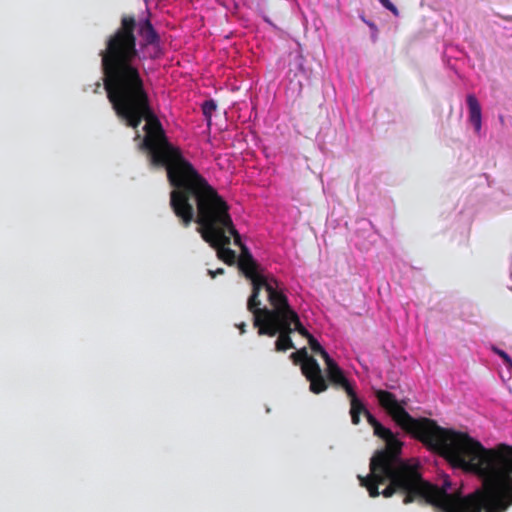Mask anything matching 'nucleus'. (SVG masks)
I'll return each instance as SVG.
<instances>
[{
	"mask_svg": "<svg viewBox=\"0 0 512 512\" xmlns=\"http://www.w3.org/2000/svg\"><path fill=\"white\" fill-rule=\"evenodd\" d=\"M492 349L497 355H499L502 358L507 368L512 369V358L505 351L497 347H493Z\"/></svg>",
	"mask_w": 512,
	"mask_h": 512,
	"instance_id": "obj_12",
	"label": "nucleus"
},
{
	"mask_svg": "<svg viewBox=\"0 0 512 512\" xmlns=\"http://www.w3.org/2000/svg\"><path fill=\"white\" fill-rule=\"evenodd\" d=\"M347 396L350 399V416L353 425L360 424V416L368 410L363 401L357 396L355 389H349Z\"/></svg>",
	"mask_w": 512,
	"mask_h": 512,
	"instance_id": "obj_6",
	"label": "nucleus"
},
{
	"mask_svg": "<svg viewBox=\"0 0 512 512\" xmlns=\"http://www.w3.org/2000/svg\"><path fill=\"white\" fill-rule=\"evenodd\" d=\"M466 102L469 109V121L474 126L475 132L479 133L482 126L481 106L474 94L467 95Z\"/></svg>",
	"mask_w": 512,
	"mask_h": 512,
	"instance_id": "obj_7",
	"label": "nucleus"
},
{
	"mask_svg": "<svg viewBox=\"0 0 512 512\" xmlns=\"http://www.w3.org/2000/svg\"><path fill=\"white\" fill-rule=\"evenodd\" d=\"M159 55H150V58H158Z\"/></svg>",
	"mask_w": 512,
	"mask_h": 512,
	"instance_id": "obj_17",
	"label": "nucleus"
},
{
	"mask_svg": "<svg viewBox=\"0 0 512 512\" xmlns=\"http://www.w3.org/2000/svg\"><path fill=\"white\" fill-rule=\"evenodd\" d=\"M302 373L305 375L307 380L316 377L322 373L319 363L313 357H307L301 365Z\"/></svg>",
	"mask_w": 512,
	"mask_h": 512,
	"instance_id": "obj_8",
	"label": "nucleus"
},
{
	"mask_svg": "<svg viewBox=\"0 0 512 512\" xmlns=\"http://www.w3.org/2000/svg\"><path fill=\"white\" fill-rule=\"evenodd\" d=\"M238 267L244 276L251 281L252 291L247 300V310L253 315V325L258 328V334L269 337L279 334L275 342L277 351L285 352L294 348L290 337L293 328L288 327V323L283 320L270 316L268 312H271V308L262 307L259 296L266 280L264 279L263 269L246 247L242 248L241 255L238 258Z\"/></svg>",
	"mask_w": 512,
	"mask_h": 512,
	"instance_id": "obj_3",
	"label": "nucleus"
},
{
	"mask_svg": "<svg viewBox=\"0 0 512 512\" xmlns=\"http://www.w3.org/2000/svg\"><path fill=\"white\" fill-rule=\"evenodd\" d=\"M246 323L241 322L239 324H236V327L240 330V334H244L246 332Z\"/></svg>",
	"mask_w": 512,
	"mask_h": 512,
	"instance_id": "obj_16",
	"label": "nucleus"
},
{
	"mask_svg": "<svg viewBox=\"0 0 512 512\" xmlns=\"http://www.w3.org/2000/svg\"><path fill=\"white\" fill-rule=\"evenodd\" d=\"M325 364L327 378L335 388H342L346 394L348 393L349 389H355L344 375L343 370L333 359H329V361Z\"/></svg>",
	"mask_w": 512,
	"mask_h": 512,
	"instance_id": "obj_5",
	"label": "nucleus"
},
{
	"mask_svg": "<svg viewBox=\"0 0 512 512\" xmlns=\"http://www.w3.org/2000/svg\"><path fill=\"white\" fill-rule=\"evenodd\" d=\"M292 357H299L303 362L304 360H307V357H310V356L308 355L307 350L305 348H303V349L297 351L296 353H293Z\"/></svg>",
	"mask_w": 512,
	"mask_h": 512,
	"instance_id": "obj_14",
	"label": "nucleus"
},
{
	"mask_svg": "<svg viewBox=\"0 0 512 512\" xmlns=\"http://www.w3.org/2000/svg\"><path fill=\"white\" fill-rule=\"evenodd\" d=\"M386 9L391 11L395 16L399 15V10L390 0H378Z\"/></svg>",
	"mask_w": 512,
	"mask_h": 512,
	"instance_id": "obj_13",
	"label": "nucleus"
},
{
	"mask_svg": "<svg viewBox=\"0 0 512 512\" xmlns=\"http://www.w3.org/2000/svg\"><path fill=\"white\" fill-rule=\"evenodd\" d=\"M308 381L310 382V390L314 394L324 392L328 388L327 382L322 373L316 377L309 379Z\"/></svg>",
	"mask_w": 512,
	"mask_h": 512,
	"instance_id": "obj_9",
	"label": "nucleus"
},
{
	"mask_svg": "<svg viewBox=\"0 0 512 512\" xmlns=\"http://www.w3.org/2000/svg\"><path fill=\"white\" fill-rule=\"evenodd\" d=\"M264 279L266 280V284L263 285V289L267 293V300L271 306V312H268V314L288 323V327H292L293 332L297 331L308 340L312 335L303 327L298 314L290 306L288 297L284 292L283 284L273 275L264 274Z\"/></svg>",
	"mask_w": 512,
	"mask_h": 512,
	"instance_id": "obj_4",
	"label": "nucleus"
},
{
	"mask_svg": "<svg viewBox=\"0 0 512 512\" xmlns=\"http://www.w3.org/2000/svg\"><path fill=\"white\" fill-rule=\"evenodd\" d=\"M379 406L406 433L446 459L453 467L483 479V487L467 496L448 492L451 483L441 488L423 478L416 492L403 498L404 504L424 501L442 512H505L512 505V446L501 443L485 448L467 433L440 427L430 418H414L405 409L406 401L390 391L375 389Z\"/></svg>",
	"mask_w": 512,
	"mask_h": 512,
	"instance_id": "obj_1",
	"label": "nucleus"
},
{
	"mask_svg": "<svg viewBox=\"0 0 512 512\" xmlns=\"http://www.w3.org/2000/svg\"><path fill=\"white\" fill-rule=\"evenodd\" d=\"M208 273L211 276V278H215L216 275L223 274L224 273V269L223 268H218L216 271L208 270Z\"/></svg>",
	"mask_w": 512,
	"mask_h": 512,
	"instance_id": "obj_15",
	"label": "nucleus"
},
{
	"mask_svg": "<svg viewBox=\"0 0 512 512\" xmlns=\"http://www.w3.org/2000/svg\"><path fill=\"white\" fill-rule=\"evenodd\" d=\"M367 422L373 427L374 434L385 441V446L374 452L370 459V473L367 476H358L360 485L365 487L372 498L382 495L390 498L395 494L409 496L416 492L422 474L417 459H403V442L389 429L384 427L367 410L364 415Z\"/></svg>",
	"mask_w": 512,
	"mask_h": 512,
	"instance_id": "obj_2",
	"label": "nucleus"
},
{
	"mask_svg": "<svg viewBox=\"0 0 512 512\" xmlns=\"http://www.w3.org/2000/svg\"><path fill=\"white\" fill-rule=\"evenodd\" d=\"M309 346L315 354L320 355L325 363L329 361V359H332L329 354L326 352V350L321 346V344L313 337L310 336L308 339Z\"/></svg>",
	"mask_w": 512,
	"mask_h": 512,
	"instance_id": "obj_10",
	"label": "nucleus"
},
{
	"mask_svg": "<svg viewBox=\"0 0 512 512\" xmlns=\"http://www.w3.org/2000/svg\"><path fill=\"white\" fill-rule=\"evenodd\" d=\"M216 109H217V104L214 100L210 99V100H206L203 102L202 112H203V115H204L205 119L207 120L208 124L211 123L212 115Z\"/></svg>",
	"mask_w": 512,
	"mask_h": 512,
	"instance_id": "obj_11",
	"label": "nucleus"
}]
</instances>
